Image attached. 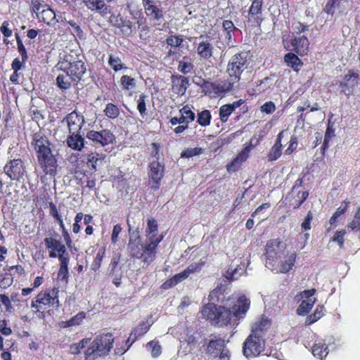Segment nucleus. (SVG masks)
Instances as JSON below:
<instances>
[{
    "label": "nucleus",
    "mask_w": 360,
    "mask_h": 360,
    "mask_svg": "<svg viewBox=\"0 0 360 360\" xmlns=\"http://www.w3.org/2000/svg\"><path fill=\"white\" fill-rule=\"evenodd\" d=\"M146 96L142 94L139 96V98L137 101V109L143 118L145 117L146 111Z\"/></svg>",
    "instance_id": "49"
},
{
    "label": "nucleus",
    "mask_w": 360,
    "mask_h": 360,
    "mask_svg": "<svg viewBox=\"0 0 360 360\" xmlns=\"http://www.w3.org/2000/svg\"><path fill=\"white\" fill-rule=\"evenodd\" d=\"M105 115L110 119H115L120 115L118 107L113 103H108L104 109Z\"/></svg>",
    "instance_id": "40"
},
{
    "label": "nucleus",
    "mask_w": 360,
    "mask_h": 360,
    "mask_svg": "<svg viewBox=\"0 0 360 360\" xmlns=\"http://www.w3.org/2000/svg\"><path fill=\"white\" fill-rule=\"evenodd\" d=\"M151 325L148 320L140 323L131 333L128 341L131 340L134 342L138 338L143 336L148 332Z\"/></svg>",
    "instance_id": "25"
},
{
    "label": "nucleus",
    "mask_w": 360,
    "mask_h": 360,
    "mask_svg": "<svg viewBox=\"0 0 360 360\" xmlns=\"http://www.w3.org/2000/svg\"><path fill=\"white\" fill-rule=\"evenodd\" d=\"M188 276H189L187 274L186 271L184 270L182 272L176 274L172 278H170L167 282H165L164 283V285H168L169 287L174 286V285H176L178 283L185 280Z\"/></svg>",
    "instance_id": "41"
},
{
    "label": "nucleus",
    "mask_w": 360,
    "mask_h": 360,
    "mask_svg": "<svg viewBox=\"0 0 360 360\" xmlns=\"http://www.w3.org/2000/svg\"><path fill=\"white\" fill-rule=\"evenodd\" d=\"M146 349L150 353V355L156 358L159 356L162 352V347L159 342L153 340L146 345Z\"/></svg>",
    "instance_id": "35"
},
{
    "label": "nucleus",
    "mask_w": 360,
    "mask_h": 360,
    "mask_svg": "<svg viewBox=\"0 0 360 360\" xmlns=\"http://www.w3.org/2000/svg\"><path fill=\"white\" fill-rule=\"evenodd\" d=\"M113 341L112 335L109 333L97 336L85 351L86 360H95L98 356L108 354Z\"/></svg>",
    "instance_id": "5"
},
{
    "label": "nucleus",
    "mask_w": 360,
    "mask_h": 360,
    "mask_svg": "<svg viewBox=\"0 0 360 360\" xmlns=\"http://www.w3.org/2000/svg\"><path fill=\"white\" fill-rule=\"evenodd\" d=\"M85 317V314L83 312L78 313L71 319L67 321H62L60 323L61 328H67L71 326H75L79 325Z\"/></svg>",
    "instance_id": "36"
},
{
    "label": "nucleus",
    "mask_w": 360,
    "mask_h": 360,
    "mask_svg": "<svg viewBox=\"0 0 360 360\" xmlns=\"http://www.w3.org/2000/svg\"><path fill=\"white\" fill-rule=\"evenodd\" d=\"M271 323L267 319H261L258 322H256L252 326L251 334L256 336H260L264 338L266 330L270 327Z\"/></svg>",
    "instance_id": "26"
},
{
    "label": "nucleus",
    "mask_w": 360,
    "mask_h": 360,
    "mask_svg": "<svg viewBox=\"0 0 360 360\" xmlns=\"http://www.w3.org/2000/svg\"><path fill=\"white\" fill-rule=\"evenodd\" d=\"M249 58L248 52H240L231 58L226 69L229 85L233 86L240 80L242 72L248 68Z\"/></svg>",
    "instance_id": "4"
},
{
    "label": "nucleus",
    "mask_w": 360,
    "mask_h": 360,
    "mask_svg": "<svg viewBox=\"0 0 360 360\" xmlns=\"http://www.w3.org/2000/svg\"><path fill=\"white\" fill-rule=\"evenodd\" d=\"M104 255H105V249L103 248H102L98 251V252L96 255V257L91 265V269L94 271H96L99 269Z\"/></svg>",
    "instance_id": "45"
},
{
    "label": "nucleus",
    "mask_w": 360,
    "mask_h": 360,
    "mask_svg": "<svg viewBox=\"0 0 360 360\" xmlns=\"http://www.w3.org/2000/svg\"><path fill=\"white\" fill-rule=\"evenodd\" d=\"M345 234H346L345 230L337 231V232H335V233L331 240L333 242H336L340 248H343L344 247V241H345L344 237H345Z\"/></svg>",
    "instance_id": "52"
},
{
    "label": "nucleus",
    "mask_w": 360,
    "mask_h": 360,
    "mask_svg": "<svg viewBox=\"0 0 360 360\" xmlns=\"http://www.w3.org/2000/svg\"><path fill=\"white\" fill-rule=\"evenodd\" d=\"M262 0H254L250 7L249 12L250 14L262 15Z\"/></svg>",
    "instance_id": "48"
},
{
    "label": "nucleus",
    "mask_w": 360,
    "mask_h": 360,
    "mask_svg": "<svg viewBox=\"0 0 360 360\" xmlns=\"http://www.w3.org/2000/svg\"><path fill=\"white\" fill-rule=\"evenodd\" d=\"M122 227L120 224H116L114 226L111 236V240L113 244H115L117 241L119 234L122 231Z\"/></svg>",
    "instance_id": "63"
},
{
    "label": "nucleus",
    "mask_w": 360,
    "mask_h": 360,
    "mask_svg": "<svg viewBox=\"0 0 360 360\" xmlns=\"http://www.w3.org/2000/svg\"><path fill=\"white\" fill-rule=\"evenodd\" d=\"M211 120V114L208 110H204L198 113V122L202 127L210 125Z\"/></svg>",
    "instance_id": "42"
},
{
    "label": "nucleus",
    "mask_w": 360,
    "mask_h": 360,
    "mask_svg": "<svg viewBox=\"0 0 360 360\" xmlns=\"http://www.w3.org/2000/svg\"><path fill=\"white\" fill-rule=\"evenodd\" d=\"M245 271V263L234 262L226 270L224 276L229 280H236Z\"/></svg>",
    "instance_id": "20"
},
{
    "label": "nucleus",
    "mask_w": 360,
    "mask_h": 360,
    "mask_svg": "<svg viewBox=\"0 0 360 360\" xmlns=\"http://www.w3.org/2000/svg\"><path fill=\"white\" fill-rule=\"evenodd\" d=\"M89 343V340L84 339L79 342L72 345L70 347V352L72 354H78L80 352L81 349L84 348Z\"/></svg>",
    "instance_id": "53"
},
{
    "label": "nucleus",
    "mask_w": 360,
    "mask_h": 360,
    "mask_svg": "<svg viewBox=\"0 0 360 360\" xmlns=\"http://www.w3.org/2000/svg\"><path fill=\"white\" fill-rule=\"evenodd\" d=\"M312 354L314 356L322 359L328 354V347L323 343L314 344L312 347Z\"/></svg>",
    "instance_id": "37"
},
{
    "label": "nucleus",
    "mask_w": 360,
    "mask_h": 360,
    "mask_svg": "<svg viewBox=\"0 0 360 360\" xmlns=\"http://www.w3.org/2000/svg\"><path fill=\"white\" fill-rule=\"evenodd\" d=\"M4 171L12 180H20L25 172L22 161L20 159L11 160L4 167Z\"/></svg>",
    "instance_id": "15"
},
{
    "label": "nucleus",
    "mask_w": 360,
    "mask_h": 360,
    "mask_svg": "<svg viewBox=\"0 0 360 360\" xmlns=\"http://www.w3.org/2000/svg\"><path fill=\"white\" fill-rule=\"evenodd\" d=\"M17 45L18 51L22 58V62H25L27 59V52L25 47L24 46L22 41L19 38L17 39Z\"/></svg>",
    "instance_id": "61"
},
{
    "label": "nucleus",
    "mask_w": 360,
    "mask_h": 360,
    "mask_svg": "<svg viewBox=\"0 0 360 360\" xmlns=\"http://www.w3.org/2000/svg\"><path fill=\"white\" fill-rule=\"evenodd\" d=\"M252 148V145L246 146L236 156V158L229 165H227V169L229 172L235 171L236 167L239 166L243 162L247 160Z\"/></svg>",
    "instance_id": "22"
},
{
    "label": "nucleus",
    "mask_w": 360,
    "mask_h": 360,
    "mask_svg": "<svg viewBox=\"0 0 360 360\" xmlns=\"http://www.w3.org/2000/svg\"><path fill=\"white\" fill-rule=\"evenodd\" d=\"M247 22L248 25H250V27L257 26L260 25V23L262 21V18L260 15L250 14V12H248V15L247 16Z\"/></svg>",
    "instance_id": "50"
},
{
    "label": "nucleus",
    "mask_w": 360,
    "mask_h": 360,
    "mask_svg": "<svg viewBox=\"0 0 360 360\" xmlns=\"http://www.w3.org/2000/svg\"><path fill=\"white\" fill-rule=\"evenodd\" d=\"M37 18L40 21L50 24L56 18V14L52 9L46 6L39 13Z\"/></svg>",
    "instance_id": "33"
},
{
    "label": "nucleus",
    "mask_w": 360,
    "mask_h": 360,
    "mask_svg": "<svg viewBox=\"0 0 360 360\" xmlns=\"http://www.w3.org/2000/svg\"><path fill=\"white\" fill-rule=\"evenodd\" d=\"M46 248L50 250L49 257L51 258L58 257L59 259L63 257H69L66 251V248L59 240L52 237H47L44 239Z\"/></svg>",
    "instance_id": "13"
},
{
    "label": "nucleus",
    "mask_w": 360,
    "mask_h": 360,
    "mask_svg": "<svg viewBox=\"0 0 360 360\" xmlns=\"http://www.w3.org/2000/svg\"><path fill=\"white\" fill-rule=\"evenodd\" d=\"M180 113L182 116H184L186 120L191 121H193L195 119V114L193 112L190 108L189 106L186 105L184 106L180 110Z\"/></svg>",
    "instance_id": "54"
},
{
    "label": "nucleus",
    "mask_w": 360,
    "mask_h": 360,
    "mask_svg": "<svg viewBox=\"0 0 360 360\" xmlns=\"http://www.w3.org/2000/svg\"><path fill=\"white\" fill-rule=\"evenodd\" d=\"M213 46L210 40H202L197 46V53L200 58L208 59L212 56Z\"/></svg>",
    "instance_id": "24"
},
{
    "label": "nucleus",
    "mask_w": 360,
    "mask_h": 360,
    "mask_svg": "<svg viewBox=\"0 0 360 360\" xmlns=\"http://www.w3.org/2000/svg\"><path fill=\"white\" fill-rule=\"evenodd\" d=\"M86 138L104 146L112 143L115 136L108 129H103L100 131L91 130L87 132Z\"/></svg>",
    "instance_id": "16"
},
{
    "label": "nucleus",
    "mask_w": 360,
    "mask_h": 360,
    "mask_svg": "<svg viewBox=\"0 0 360 360\" xmlns=\"http://www.w3.org/2000/svg\"><path fill=\"white\" fill-rule=\"evenodd\" d=\"M163 239V236L158 232L157 221L151 219L147 221L146 229V241L160 243Z\"/></svg>",
    "instance_id": "17"
},
{
    "label": "nucleus",
    "mask_w": 360,
    "mask_h": 360,
    "mask_svg": "<svg viewBox=\"0 0 360 360\" xmlns=\"http://www.w3.org/2000/svg\"><path fill=\"white\" fill-rule=\"evenodd\" d=\"M61 70L62 72L60 73L56 78V84L60 89L66 90L69 89L71 86V84L75 82L65 70Z\"/></svg>",
    "instance_id": "30"
},
{
    "label": "nucleus",
    "mask_w": 360,
    "mask_h": 360,
    "mask_svg": "<svg viewBox=\"0 0 360 360\" xmlns=\"http://www.w3.org/2000/svg\"><path fill=\"white\" fill-rule=\"evenodd\" d=\"M233 112V108L229 104L221 106L219 108V117L221 122H226Z\"/></svg>",
    "instance_id": "46"
},
{
    "label": "nucleus",
    "mask_w": 360,
    "mask_h": 360,
    "mask_svg": "<svg viewBox=\"0 0 360 360\" xmlns=\"http://www.w3.org/2000/svg\"><path fill=\"white\" fill-rule=\"evenodd\" d=\"M313 219V214L311 211L308 212L304 221L302 223L301 227L303 231L311 229V221Z\"/></svg>",
    "instance_id": "60"
},
{
    "label": "nucleus",
    "mask_w": 360,
    "mask_h": 360,
    "mask_svg": "<svg viewBox=\"0 0 360 360\" xmlns=\"http://www.w3.org/2000/svg\"><path fill=\"white\" fill-rule=\"evenodd\" d=\"M58 292L59 290L57 288L46 289L37 295L35 300L32 301L31 307L36 309L39 317L45 316L44 310L60 307Z\"/></svg>",
    "instance_id": "3"
},
{
    "label": "nucleus",
    "mask_w": 360,
    "mask_h": 360,
    "mask_svg": "<svg viewBox=\"0 0 360 360\" xmlns=\"http://www.w3.org/2000/svg\"><path fill=\"white\" fill-rule=\"evenodd\" d=\"M172 83L173 91L177 94L184 95L186 91L189 80L187 77L182 76H173Z\"/></svg>",
    "instance_id": "21"
},
{
    "label": "nucleus",
    "mask_w": 360,
    "mask_h": 360,
    "mask_svg": "<svg viewBox=\"0 0 360 360\" xmlns=\"http://www.w3.org/2000/svg\"><path fill=\"white\" fill-rule=\"evenodd\" d=\"M222 27L224 30L226 32V37L230 39L231 38V32H234L236 30L233 22L231 20H224L222 23Z\"/></svg>",
    "instance_id": "51"
},
{
    "label": "nucleus",
    "mask_w": 360,
    "mask_h": 360,
    "mask_svg": "<svg viewBox=\"0 0 360 360\" xmlns=\"http://www.w3.org/2000/svg\"><path fill=\"white\" fill-rule=\"evenodd\" d=\"M347 229L360 235V208L355 213L352 221L347 224Z\"/></svg>",
    "instance_id": "39"
},
{
    "label": "nucleus",
    "mask_w": 360,
    "mask_h": 360,
    "mask_svg": "<svg viewBox=\"0 0 360 360\" xmlns=\"http://www.w3.org/2000/svg\"><path fill=\"white\" fill-rule=\"evenodd\" d=\"M309 44L308 39L304 35L294 37L291 42L293 50L300 56H304L307 53Z\"/></svg>",
    "instance_id": "19"
},
{
    "label": "nucleus",
    "mask_w": 360,
    "mask_h": 360,
    "mask_svg": "<svg viewBox=\"0 0 360 360\" xmlns=\"http://www.w3.org/2000/svg\"><path fill=\"white\" fill-rule=\"evenodd\" d=\"M193 65L188 60V58L184 57L183 60L179 62L178 70L184 74H188L193 70Z\"/></svg>",
    "instance_id": "43"
},
{
    "label": "nucleus",
    "mask_w": 360,
    "mask_h": 360,
    "mask_svg": "<svg viewBox=\"0 0 360 360\" xmlns=\"http://www.w3.org/2000/svg\"><path fill=\"white\" fill-rule=\"evenodd\" d=\"M334 136H335V134H334L333 129H332L330 127H328L326 131L324 141H323V143L322 146L323 150H325L328 147L329 142Z\"/></svg>",
    "instance_id": "55"
},
{
    "label": "nucleus",
    "mask_w": 360,
    "mask_h": 360,
    "mask_svg": "<svg viewBox=\"0 0 360 360\" xmlns=\"http://www.w3.org/2000/svg\"><path fill=\"white\" fill-rule=\"evenodd\" d=\"M201 153V148H187L184 150L181 153L182 158H191Z\"/></svg>",
    "instance_id": "57"
},
{
    "label": "nucleus",
    "mask_w": 360,
    "mask_h": 360,
    "mask_svg": "<svg viewBox=\"0 0 360 360\" xmlns=\"http://www.w3.org/2000/svg\"><path fill=\"white\" fill-rule=\"evenodd\" d=\"M350 0H330L326 6L325 11L328 13H333V8H336L342 12L349 5Z\"/></svg>",
    "instance_id": "29"
},
{
    "label": "nucleus",
    "mask_w": 360,
    "mask_h": 360,
    "mask_svg": "<svg viewBox=\"0 0 360 360\" xmlns=\"http://www.w3.org/2000/svg\"><path fill=\"white\" fill-rule=\"evenodd\" d=\"M201 313L205 319L216 323L218 315V308L214 303H209L205 305Z\"/></svg>",
    "instance_id": "27"
},
{
    "label": "nucleus",
    "mask_w": 360,
    "mask_h": 360,
    "mask_svg": "<svg viewBox=\"0 0 360 360\" xmlns=\"http://www.w3.org/2000/svg\"><path fill=\"white\" fill-rule=\"evenodd\" d=\"M198 79L202 82V91L205 94H211L212 89L213 88L214 84L211 82L205 81L201 77H199Z\"/></svg>",
    "instance_id": "64"
},
{
    "label": "nucleus",
    "mask_w": 360,
    "mask_h": 360,
    "mask_svg": "<svg viewBox=\"0 0 360 360\" xmlns=\"http://www.w3.org/2000/svg\"><path fill=\"white\" fill-rule=\"evenodd\" d=\"M165 166L158 160L153 161L149 165V184L151 188L157 190L160 184V181L164 176Z\"/></svg>",
    "instance_id": "12"
},
{
    "label": "nucleus",
    "mask_w": 360,
    "mask_h": 360,
    "mask_svg": "<svg viewBox=\"0 0 360 360\" xmlns=\"http://www.w3.org/2000/svg\"><path fill=\"white\" fill-rule=\"evenodd\" d=\"M260 110L262 112L271 114L276 110V105L272 101H268L261 106Z\"/></svg>",
    "instance_id": "58"
},
{
    "label": "nucleus",
    "mask_w": 360,
    "mask_h": 360,
    "mask_svg": "<svg viewBox=\"0 0 360 360\" xmlns=\"http://www.w3.org/2000/svg\"><path fill=\"white\" fill-rule=\"evenodd\" d=\"M297 139L295 136L291 137L289 146L288 148L285 150V153L287 155L291 154L297 147Z\"/></svg>",
    "instance_id": "62"
},
{
    "label": "nucleus",
    "mask_w": 360,
    "mask_h": 360,
    "mask_svg": "<svg viewBox=\"0 0 360 360\" xmlns=\"http://www.w3.org/2000/svg\"><path fill=\"white\" fill-rule=\"evenodd\" d=\"M182 42L183 39L179 36L172 35L167 39V44L174 47L181 46Z\"/></svg>",
    "instance_id": "56"
},
{
    "label": "nucleus",
    "mask_w": 360,
    "mask_h": 360,
    "mask_svg": "<svg viewBox=\"0 0 360 360\" xmlns=\"http://www.w3.org/2000/svg\"><path fill=\"white\" fill-rule=\"evenodd\" d=\"M283 134V131H281L278 134L277 140L274 145L271 147L268 159L269 161H274L277 160L281 155L282 153V144H281V139Z\"/></svg>",
    "instance_id": "28"
},
{
    "label": "nucleus",
    "mask_w": 360,
    "mask_h": 360,
    "mask_svg": "<svg viewBox=\"0 0 360 360\" xmlns=\"http://www.w3.org/2000/svg\"><path fill=\"white\" fill-rule=\"evenodd\" d=\"M120 84L123 89L131 91L136 86L135 79L128 75H123L120 78Z\"/></svg>",
    "instance_id": "38"
},
{
    "label": "nucleus",
    "mask_w": 360,
    "mask_h": 360,
    "mask_svg": "<svg viewBox=\"0 0 360 360\" xmlns=\"http://www.w3.org/2000/svg\"><path fill=\"white\" fill-rule=\"evenodd\" d=\"M84 3L91 11H100L105 6L103 0H84Z\"/></svg>",
    "instance_id": "44"
},
{
    "label": "nucleus",
    "mask_w": 360,
    "mask_h": 360,
    "mask_svg": "<svg viewBox=\"0 0 360 360\" xmlns=\"http://www.w3.org/2000/svg\"><path fill=\"white\" fill-rule=\"evenodd\" d=\"M68 146L77 150H81L84 147V139L78 133L71 134L67 139Z\"/></svg>",
    "instance_id": "31"
},
{
    "label": "nucleus",
    "mask_w": 360,
    "mask_h": 360,
    "mask_svg": "<svg viewBox=\"0 0 360 360\" xmlns=\"http://www.w3.org/2000/svg\"><path fill=\"white\" fill-rule=\"evenodd\" d=\"M108 64L115 71H118L124 68V65L121 59L117 56H110L108 60Z\"/></svg>",
    "instance_id": "47"
},
{
    "label": "nucleus",
    "mask_w": 360,
    "mask_h": 360,
    "mask_svg": "<svg viewBox=\"0 0 360 360\" xmlns=\"http://www.w3.org/2000/svg\"><path fill=\"white\" fill-rule=\"evenodd\" d=\"M61 122L68 126L70 134H75L78 133L84 125V118L82 114L73 111L68 114Z\"/></svg>",
    "instance_id": "14"
},
{
    "label": "nucleus",
    "mask_w": 360,
    "mask_h": 360,
    "mask_svg": "<svg viewBox=\"0 0 360 360\" xmlns=\"http://www.w3.org/2000/svg\"><path fill=\"white\" fill-rule=\"evenodd\" d=\"M207 350L208 353L214 354L215 356L221 354L222 352L228 351L225 349V342L221 338L210 340L207 345Z\"/></svg>",
    "instance_id": "23"
},
{
    "label": "nucleus",
    "mask_w": 360,
    "mask_h": 360,
    "mask_svg": "<svg viewBox=\"0 0 360 360\" xmlns=\"http://www.w3.org/2000/svg\"><path fill=\"white\" fill-rule=\"evenodd\" d=\"M286 245L278 239L269 240L265 247L266 263L268 267L269 262H274L281 258L285 252Z\"/></svg>",
    "instance_id": "7"
},
{
    "label": "nucleus",
    "mask_w": 360,
    "mask_h": 360,
    "mask_svg": "<svg viewBox=\"0 0 360 360\" xmlns=\"http://www.w3.org/2000/svg\"><path fill=\"white\" fill-rule=\"evenodd\" d=\"M31 6L32 12L36 14L37 17L39 13H40L44 7H46V5L41 3L39 0H32Z\"/></svg>",
    "instance_id": "59"
},
{
    "label": "nucleus",
    "mask_w": 360,
    "mask_h": 360,
    "mask_svg": "<svg viewBox=\"0 0 360 360\" xmlns=\"http://www.w3.org/2000/svg\"><path fill=\"white\" fill-rule=\"evenodd\" d=\"M58 65L60 69L65 70L76 82L81 79L86 72L84 63L81 60L73 62L65 60Z\"/></svg>",
    "instance_id": "11"
},
{
    "label": "nucleus",
    "mask_w": 360,
    "mask_h": 360,
    "mask_svg": "<svg viewBox=\"0 0 360 360\" xmlns=\"http://www.w3.org/2000/svg\"><path fill=\"white\" fill-rule=\"evenodd\" d=\"M250 300L245 295H240L237 299L232 309L219 307L216 324L220 326H227L231 322L233 316L238 319L244 318L250 309Z\"/></svg>",
    "instance_id": "2"
},
{
    "label": "nucleus",
    "mask_w": 360,
    "mask_h": 360,
    "mask_svg": "<svg viewBox=\"0 0 360 360\" xmlns=\"http://www.w3.org/2000/svg\"><path fill=\"white\" fill-rule=\"evenodd\" d=\"M295 260L296 254L295 252L285 253L278 260H276L274 262H269V266L267 268L276 273L285 274L292 268Z\"/></svg>",
    "instance_id": "10"
},
{
    "label": "nucleus",
    "mask_w": 360,
    "mask_h": 360,
    "mask_svg": "<svg viewBox=\"0 0 360 360\" xmlns=\"http://www.w3.org/2000/svg\"><path fill=\"white\" fill-rule=\"evenodd\" d=\"M315 293V289H310L304 290L295 295V301L301 302L297 309V313L299 315H305L311 309L316 300L314 297Z\"/></svg>",
    "instance_id": "9"
},
{
    "label": "nucleus",
    "mask_w": 360,
    "mask_h": 360,
    "mask_svg": "<svg viewBox=\"0 0 360 360\" xmlns=\"http://www.w3.org/2000/svg\"><path fill=\"white\" fill-rule=\"evenodd\" d=\"M32 146L37 156V165L46 175L55 176L57 171V160L51 149V143L40 134L33 136Z\"/></svg>",
    "instance_id": "1"
},
{
    "label": "nucleus",
    "mask_w": 360,
    "mask_h": 360,
    "mask_svg": "<svg viewBox=\"0 0 360 360\" xmlns=\"http://www.w3.org/2000/svg\"><path fill=\"white\" fill-rule=\"evenodd\" d=\"M284 60L287 65L295 71H298L302 64L300 58L292 53H287L284 57Z\"/></svg>",
    "instance_id": "34"
},
{
    "label": "nucleus",
    "mask_w": 360,
    "mask_h": 360,
    "mask_svg": "<svg viewBox=\"0 0 360 360\" xmlns=\"http://www.w3.org/2000/svg\"><path fill=\"white\" fill-rule=\"evenodd\" d=\"M145 13L146 15L150 18V20L153 22V25H159L163 20L162 11L155 5H148L144 7Z\"/></svg>",
    "instance_id": "18"
},
{
    "label": "nucleus",
    "mask_w": 360,
    "mask_h": 360,
    "mask_svg": "<svg viewBox=\"0 0 360 360\" xmlns=\"http://www.w3.org/2000/svg\"><path fill=\"white\" fill-rule=\"evenodd\" d=\"M264 348V339L250 334L243 343V354L248 357L258 356Z\"/></svg>",
    "instance_id": "8"
},
{
    "label": "nucleus",
    "mask_w": 360,
    "mask_h": 360,
    "mask_svg": "<svg viewBox=\"0 0 360 360\" xmlns=\"http://www.w3.org/2000/svg\"><path fill=\"white\" fill-rule=\"evenodd\" d=\"M159 243H157V242L153 243L145 241L144 245L141 246L142 248L141 250L135 242L130 241L129 243V248L131 255L133 257L140 259L141 262L143 263V266L145 265L148 266L155 259L157 253L156 249Z\"/></svg>",
    "instance_id": "6"
},
{
    "label": "nucleus",
    "mask_w": 360,
    "mask_h": 360,
    "mask_svg": "<svg viewBox=\"0 0 360 360\" xmlns=\"http://www.w3.org/2000/svg\"><path fill=\"white\" fill-rule=\"evenodd\" d=\"M70 257H63L60 260V268L58 273V278L62 281L67 282L68 277V262Z\"/></svg>",
    "instance_id": "32"
}]
</instances>
